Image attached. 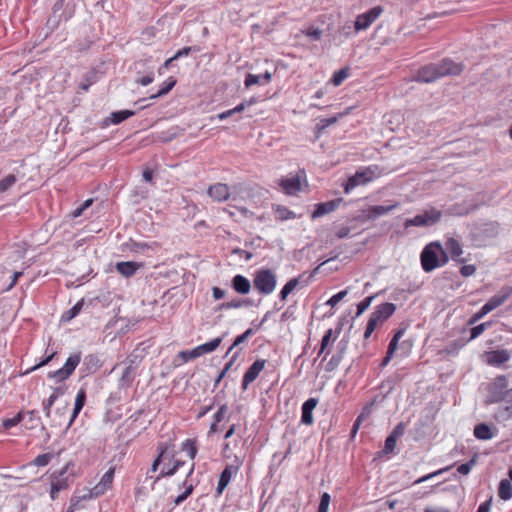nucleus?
Here are the masks:
<instances>
[{"instance_id":"49530a36","label":"nucleus","mask_w":512,"mask_h":512,"mask_svg":"<svg viewBox=\"0 0 512 512\" xmlns=\"http://www.w3.org/2000/svg\"><path fill=\"white\" fill-rule=\"evenodd\" d=\"M56 355H57L56 351H53L52 353L46 355L37 364H35L34 366H32L29 369H27L23 374L24 375H28V374L32 373L33 371H36L37 369H39V368H41L43 366L48 365L54 359V357Z\"/></svg>"},{"instance_id":"052dcab7","label":"nucleus","mask_w":512,"mask_h":512,"mask_svg":"<svg viewBox=\"0 0 512 512\" xmlns=\"http://www.w3.org/2000/svg\"><path fill=\"white\" fill-rule=\"evenodd\" d=\"M333 333L331 328L325 331L320 341L322 348H328L329 345L336 340L337 337L335 335L333 336Z\"/></svg>"},{"instance_id":"69168bd1","label":"nucleus","mask_w":512,"mask_h":512,"mask_svg":"<svg viewBox=\"0 0 512 512\" xmlns=\"http://www.w3.org/2000/svg\"><path fill=\"white\" fill-rule=\"evenodd\" d=\"M114 473L115 469L110 468L108 471L104 473V475L101 477L100 482L106 486L107 488H110L114 479Z\"/></svg>"},{"instance_id":"2eb2a0df","label":"nucleus","mask_w":512,"mask_h":512,"mask_svg":"<svg viewBox=\"0 0 512 512\" xmlns=\"http://www.w3.org/2000/svg\"><path fill=\"white\" fill-rule=\"evenodd\" d=\"M343 202V198H336L326 202H320L315 205V208L311 214V219L322 217L330 212L335 211L339 205Z\"/></svg>"},{"instance_id":"09e8293b","label":"nucleus","mask_w":512,"mask_h":512,"mask_svg":"<svg viewBox=\"0 0 512 512\" xmlns=\"http://www.w3.org/2000/svg\"><path fill=\"white\" fill-rule=\"evenodd\" d=\"M477 459L478 454L475 453L469 461L462 463L457 467V472L462 475H468L471 469L476 465Z\"/></svg>"},{"instance_id":"393cba45","label":"nucleus","mask_w":512,"mask_h":512,"mask_svg":"<svg viewBox=\"0 0 512 512\" xmlns=\"http://www.w3.org/2000/svg\"><path fill=\"white\" fill-rule=\"evenodd\" d=\"M143 266L142 263L135 261H121L116 263V270L122 276L128 278L133 276L139 268Z\"/></svg>"},{"instance_id":"338daca9","label":"nucleus","mask_w":512,"mask_h":512,"mask_svg":"<svg viewBox=\"0 0 512 512\" xmlns=\"http://www.w3.org/2000/svg\"><path fill=\"white\" fill-rule=\"evenodd\" d=\"M488 313H489L488 310L485 309V306L483 305L474 315H472L469 318L467 324L474 325L476 322H478L480 319H482Z\"/></svg>"},{"instance_id":"8fccbe9b","label":"nucleus","mask_w":512,"mask_h":512,"mask_svg":"<svg viewBox=\"0 0 512 512\" xmlns=\"http://www.w3.org/2000/svg\"><path fill=\"white\" fill-rule=\"evenodd\" d=\"M491 322H484L479 325L473 326L470 328V337L467 339L469 341L476 339L479 337L487 328L491 327Z\"/></svg>"},{"instance_id":"c9c22d12","label":"nucleus","mask_w":512,"mask_h":512,"mask_svg":"<svg viewBox=\"0 0 512 512\" xmlns=\"http://www.w3.org/2000/svg\"><path fill=\"white\" fill-rule=\"evenodd\" d=\"M403 376L400 373H394L393 375L389 376L387 379L382 381L380 388L385 389L386 395L390 394L395 386L401 382Z\"/></svg>"},{"instance_id":"f8f14e48","label":"nucleus","mask_w":512,"mask_h":512,"mask_svg":"<svg viewBox=\"0 0 512 512\" xmlns=\"http://www.w3.org/2000/svg\"><path fill=\"white\" fill-rule=\"evenodd\" d=\"M265 364L266 360L257 359L248 367L242 378L241 388L243 390H246L249 384L259 376L260 372L264 369Z\"/></svg>"},{"instance_id":"bf43d9fd","label":"nucleus","mask_w":512,"mask_h":512,"mask_svg":"<svg viewBox=\"0 0 512 512\" xmlns=\"http://www.w3.org/2000/svg\"><path fill=\"white\" fill-rule=\"evenodd\" d=\"M397 438L391 436L390 434L386 437L384 442V448L381 451L383 454H390L394 451L396 446Z\"/></svg>"},{"instance_id":"f704fd0d","label":"nucleus","mask_w":512,"mask_h":512,"mask_svg":"<svg viewBox=\"0 0 512 512\" xmlns=\"http://www.w3.org/2000/svg\"><path fill=\"white\" fill-rule=\"evenodd\" d=\"M348 113H349V109H347L343 113H338L335 116H332V117H329V118H322V119H320L319 122L317 123V126H316L318 132L321 133L323 130H325L326 128H328L332 124H335L340 118H342L343 116L347 115Z\"/></svg>"},{"instance_id":"20e7f679","label":"nucleus","mask_w":512,"mask_h":512,"mask_svg":"<svg viewBox=\"0 0 512 512\" xmlns=\"http://www.w3.org/2000/svg\"><path fill=\"white\" fill-rule=\"evenodd\" d=\"M74 464L68 462L60 470L54 471L51 475L50 497L55 500L60 491L67 489L73 482V473L69 472Z\"/></svg>"},{"instance_id":"dca6fc26","label":"nucleus","mask_w":512,"mask_h":512,"mask_svg":"<svg viewBox=\"0 0 512 512\" xmlns=\"http://www.w3.org/2000/svg\"><path fill=\"white\" fill-rule=\"evenodd\" d=\"M499 224L495 221H488L478 224L474 228V235L483 238H494L498 234Z\"/></svg>"},{"instance_id":"de8ad7c7","label":"nucleus","mask_w":512,"mask_h":512,"mask_svg":"<svg viewBox=\"0 0 512 512\" xmlns=\"http://www.w3.org/2000/svg\"><path fill=\"white\" fill-rule=\"evenodd\" d=\"M182 451H185L187 452L188 456L190 457V459H194L197 455V446H196V440L194 439H186L183 443H182Z\"/></svg>"},{"instance_id":"6e6d98bb","label":"nucleus","mask_w":512,"mask_h":512,"mask_svg":"<svg viewBox=\"0 0 512 512\" xmlns=\"http://www.w3.org/2000/svg\"><path fill=\"white\" fill-rule=\"evenodd\" d=\"M68 412V405L64 406L63 408H57L55 410V416L57 418L55 419H52V422H53V426H62L63 425V420L66 419V414Z\"/></svg>"},{"instance_id":"423d86ee","label":"nucleus","mask_w":512,"mask_h":512,"mask_svg":"<svg viewBox=\"0 0 512 512\" xmlns=\"http://www.w3.org/2000/svg\"><path fill=\"white\" fill-rule=\"evenodd\" d=\"M442 218V212L434 207L424 210L422 213L415 215L413 218L406 219L404 227H430L438 223Z\"/></svg>"},{"instance_id":"aec40b11","label":"nucleus","mask_w":512,"mask_h":512,"mask_svg":"<svg viewBox=\"0 0 512 512\" xmlns=\"http://www.w3.org/2000/svg\"><path fill=\"white\" fill-rule=\"evenodd\" d=\"M208 195L215 201L221 202L229 198L230 192L227 184L216 183L208 188Z\"/></svg>"},{"instance_id":"1a4fd4ad","label":"nucleus","mask_w":512,"mask_h":512,"mask_svg":"<svg viewBox=\"0 0 512 512\" xmlns=\"http://www.w3.org/2000/svg\"><path fill=\"white\" fill-rule=\"evenodd\" d=\"M377 167H367L363 170L356 171V173L350 176L346 183L343 185L344 192L346 194L350 193L352 189L357 187L358 185L366 184L372 181L376 176Z\"/></svg>"},{"instance_id":"0e129e2a","label":"nucleus","mask_w":512,"mask_h":512,"mask_svg":"<svg viewBox=\"0 0 512 512\" xmlns=\"http://www.w3.org/2000/svg\"><path fill=\"white\" fill-rule=\"evenodd\" d=\"M228 405L227 404H222L218 410L216 411V413L214 414L213 416V420H215V422H221L223 421L226 417H227V413H228Z\"/></svg>"},{"instance_id":"0eeeda50","label":"nucleus","mask_w":512,"mask_h":512,"mask_svg":"<svg viewBox=\"0 0 512 512\" xmlns=\"http://www.w3.org/2000/svg\"><path fill=\"white\" fill-rule=\"evenodd\" d=\"M277 284L276 275L270 269H259L255 272L253 285L263 295L271 294Z\"/></svg>"},{"instance_id":"5fc2aeb1","label":"nucleus","mask_w":512,"mask_h":512,"mask_svg":"<svg viewBox=\"0 0 512 512\" xmlns=\"http://www.w3.org/2000/svg\"><path fill=\"white\" fill-rule=\"evenodd\" d=\"M200 356L201 355H200V351L198 350V347H195L192 350L180 351L178 354V357L181 358L183 362L191 361Z\"/></svg>"},{"instance_id":"412c9836","label":"nucleus","mask_w":512,"mask_h":512,"mask_svg":"<svg viewBox=\"0 0 512 512\" xmlns=\"http://www.w3.org/2000/svg\"><path fill=\"white\" fill-rule=\"evenodd\" d=\"M272 79V73L265 71L262 74L247 73L244 79L245 88H250L253 85H265L268 84Z\"/></svg>"},{"instance_id":"7c9ffc66","label":"nucleus","mask_w":512,"mask_h":512,"mask_svg":"<svg viewBox=\"0 0 512 512\" xmlns=\"http://www.w3.org/2000/svg\"><path fill=\"white\" fill-rule=\"evenodd\" d=\"M176 84L177 79L175 77H168L166 81L163 82L158 92L151 95L149 99L153 100L167 95L175 87Z\"/></svg>"},{"instance_id":"5701e85b","label":"nucleus","mask_w":512,"mask_h":512,"mask_svg":"<svg viewBox=\"0 0 512 512\" xmlns=\"http://www.w3.org/2000/svg\"><path fill=\"white\" fill-rule=\"evenodd\" d=\"M231 287L238 294L247 295L251 290V283L247 277L237 274L231 279Z\"/></svg>"},{"instance_id":"a18cd8bd","label":"nucleus","mask_w":512,"mask_h":512,"mask_svg":"<svg viewBox=\"0 0 512 512\" xmlns=\"http://www.w3.org/2000/svg\"><path fill=\"white\" fill-rule=\"evenodd\" d=\"M109 488L104 486L100 481L89 490L87 494L83 495V499L97 498L103 495Z\"/></svg>"},{"instance_id":"39448f33","label":"nucleus","mask_w":512,"mask_h":512,"mask_svg":"<svg viewBox=\"0 0 512 512\" xmlns=\"http://www.w3.org/2000/svg\"><path fill=\"white\" fill-rule=\"evenodd\" d=\"M81 359V352L71 354L61 368L48 372L47 377L49 379H53L55 383L64 382L74 373L75 369L80 364Z\"/></svg>"},{"instance_id":"864d4df0","label":"nucleus","mask_w":512,"mask_h":512,"mask_svg":"<svg viewBox=\"0 0 512 512\" xmlns=\"http://www.w3.org/2000/svg\"><path fill=\"white\" fill-rule=\"evenodd\" d=\"M201 49L199 46L197 45H194V46H185L183 47L182 49L178 50L173 56H172V60L176 61L182 57H186L188 55H190L191 53L193 52H199Z\"/></svg>"},{"instance_id":"c756f323","label":"nucleus","mask_w":512,"mask_h":512,"mask_svg":"<svg viewBox=\"0 0 512 512\" xmlns=\"http://www.w3.org/2000/svg\"><path fill=\"white\" fill-rule=\"evenodd\" d=\"M473 433L478 440H490L494 437V433L487 423L475 425Z\"/></svg>"},{"instance_id":"6ab92c4d","label":"nucleus","mask_w":512,"mask_h":512,"mask_svg":"<svg viewBox=\"0 0 512 512\" xmlns=\"http://www.w3.org/2000/svg\"><path fill=\"white\" fill-rule=\"evenodd\" d=\"M85 403H86V391H85V389L81 388L77 392L71 416L69 418V421L66 424V430L71 427V425L73 424V422L78 417L81 410L83 409Z\"/></svg>"},{"instance_id":"a878e982","label":"nucleus","mask_w":512,"mask_h":512,"mask_svg":"<svg viewBox=\"0 0 512 512\" xmlns=\"http://www.w3.org/2000/svg\"><path fill=\"white\" fill-rule=\"evenodd\" d=\"M396 309L397 307L394 303L386 302L377 305L373 314L379 316L380 321L383 323L395 313Z\"/></svg>"},{"instance_id":"473e14b6","label":"nucleus","mask_w":512,"mask_h":512,"mask_svg":"<svg viewBox=\"0 0 512 512\" xmlns=\"http://www.w3.org/2000/svg\"><path fill=\"white\" fill-rule=\"evenodd\" d=\"M498 496L503 501H508L512 498V483H510V480L502 479L499 482Z\"/></svg>"},{"instance_id":"603ef678","label":"nucleus","mask_w":512,"mask_h":512,"mask_svg":"<svg viewBox=\"0 0 512 512\" xmlns=\"http://www.w3.org/2000/svg\"><path fill=\"white\" fill-rule=\"evenodd\" d=\"M17 181L14 174H8L0 180V194L7 192Z\"/></svg>"},{"instance_id":"c03bdc74","label":"nucleus","mask_w":512,"mask_h":512,"mask_svg":"<svg viewBox=\"0 0 512 512\" xmlns=\"http://www.w3.org/2000/svg\"><path fill=\"white\" fill-rule=\"evenodd\" d=\"M24 417L25 413L23 411H19L14 417L3 419L2 426L7 430L11 429L21 423L24 420Z\"/></svg>"},{"instance_id":"a19ab883","label":"nucleus","mask_w":512,"mask_h":512,"mask_svg":"<svg viewBox=\"0 0 512 512\" xmlns=\"http://www.w3.org/2000/svg\"><path fill=\"white\" fill-rule=\"evenodd\" d=\"M221 342H222V338L216 337V338L210 340L209 342H206L204 344L197 346L198 350L200 351V355L211 353V352L215 351L219 347Z\"/></svg>"},{"instance_id":"f3484780","label":"nucleus","mask_w":512,"mask_h":512,"mask_svg":"<svg viewBox=\"0 0 512 512\" xmlns=\"http://www.w3.org/2000/svg\"><path fill=\"white\" fill-rule=\"evenodd\" d=\"M318 404L317 398H308L301 406V420L300 422L304 425L313 424V410Z\"/></svg>"},{"instance_id":"37998d69","label":"nucleus","mask_w":512,"mask_h":512,"mask_svg":"<svg viewBox=\"0 0 512 512\" xmlns=\"http://www.w3.org/2000/svg\"><path fill=\"white\" fill-rule=\"evenodd\" d=\"M167 450H168L167 443H160L158 445V455L154 459L152 466H151L152 472H156L158 470L159 466L163 462V459H164L165 454L167 453Z\"/></svg>"},{"instance_id":"4c0bfd02","label":"nucleus","mask_w":512,"mask_h":512,"mask_svg":"<svg viewBox=\"0 0 512 512\" xmlns=\"http://www.w3.org/2000/svg\"><path fill=\"white\" fill-rule=\"evenodd\" d=\"M350 76V67L345 66L335 71L330 79L334 86H340Z\"/></svg>"},{"instance_id":"bb28decb","label":"nucleus","mask_w":512,"mask_h":512,"mask_svg":"<svg viewBox=\"0 0 512 512\" xmlns=\"http://www.w3.org/2000/svg\"><path fill=\"white\" fill-rule=\"evenodd\" d=\"M398 206H399L398 202H394L393 204H390V205H373V206H369L368 207V210H369L368 218H370L371 220H376L377 218H379V217H381L383 215L388 214L389 212H391L392 210H394Z\"/></svg>"},{"instance_id":"72a5a7b5","label":"nucleus","mask_w":512,"mask_h":512,"mask_svg":"<svg viewBox=\"0 0 512 512\" xmlns=\"http://www.w3.org/2000/svg\"><path fill=\"white\" fill-rule=\"evenodd\" d=\"M469 342V340L461 337L456 340L450 341L446 347L445 352L448 355H456L458 352Z\"/></svg>"},{"instance_id":"f03ea898","label":"nucleus","mask_w":512,"mask_h":512,"mask_svg":"<svg viewBox=\"0 0 512 512\" xmlns=\"http://www.w3.org/2000/svg\"><path fill=\"white\" fill-rule=\"evenodd\" d=\"M463 71V64L449 58L438 63H430L420 67L413 77L419 83H433L444 76H457Z\"/></svg>"},{"instance_id":"a211bd4d","label":"nucleus","mask_w":512,"mask_h":512,"mask_svg":"<svg viewBox=\"0 0 512 512\" xmlns=\"http://www.w3.org/2000/svg\"><path fill=\"white\" fill-rule=\"evenodd\" d=\"M102 366V361L97 354H88L84 357L81 371L84 375L97 372Z\"/></svg>"},{"instance_id":"2f4dec72","label":"nucleus","mask_w":512,"mask_h":512,"mask_svg":"<svg viewBox=\"0 0 512 512\" xmlns=\"http://www.w3.org/2000/svg\"><path fill=\"white\" fill-rule=\"evenodd\" d=\"M273 210L276 219L279 221H286L298 218V215L296 213L282 205L273 206Z\"/></svg>"},{"instance_id":"b1692460","label":"nucleus","mask_w":512,"mask_h":512,"mask_svg":"<svg viewBox=\"0 0 512 512\" xmlns=\"http://www.w3.org/2000/svg\"><path fill=\"white\" fill-rule=\"evenodd\" d=\"M135 114H136L135 111L128 110V109L114 111L110 114L109 117L104 119L103 126H109L110 124L118 125V124L122 123L123 121H125L126 119L134 116Z\"/></svg>"},{"instance_id":"4be33fe9","label":"nucleus","mask_w":512,"mask_h":512,"mask_svg":"<svg viewBox=\"0 0 512 512\" xmlns=\"http://www.w3.org/2000/svg\"><path fill=\"white\" fill-rule=\"evenodd\" d=\"M511 358V352L506 349H498L488 353L487 363L491 366H500Z\"/></svg>"},{"instance_id":"7ed1b4c3","label":"nucleus","mask_w":512,"mask_h":512,"mask_svg":"<svg viewBox=\"0 0 512 512\" xmlns=\"http://www.w3.org/2000/svg\"><path fill=\"white\" fill-rule=\"evenodd\" d=\"M420 261L422 269L429 273L444 266L449 261V257L440 242H431L423 248Z\"/></svg>"},{"instance_id":"c85d7f7f","label":"nucleus","mask_w":512,"mask_h":512,"mask_svg":"<svg viewBox=\"0 0 512 512\" xmlns=\"http://www.w3.org/2000/svg\"><path fill=\"white\" fill-rule=\"evenodd\" d=\"M73 16V11H64L60 14L52 13L47 20V26L51 30H55L59 27L62 21H67Z\"/></svg>"},{"instance_id":"6e6552de","label":"nucleus","mask_w":512,"mask_h":512,"mask_svg":"<svg viewBox=\"0 0 512 512\" xmlns=\"http://www.w3.org/2000/svg\"><path fill=\"white\" fill-rule=\"evenodd\" d=\"M243 465V459L234 455L233 461L227 464L219 475V480L216 487V495L220 496L230 483L233 476H235L241 466Z\"/></svg>"},{"instance_id":"680f3d73","label":"nucleus","mask_w":512,"mask_h":512,"mask_svg":"<svg viewBox=\"0 0 512 512\" xmlns=\"http://www.w3.org/2000/svg\"><path fill=\"white\" fill-rule=\"evenodd\" d=\"M331 497L329 493L324 492L320 497L319 506L317 512H328Z\"/></svg>"},{"instance_id":"79ce46f5","label":"nucleus","mask_w":512,"mask_h":512,"mask_svg":"<svg viewBox=\"0 0 512 512\" xmlns=\"http://www.w3.org/2000/svg\"><path fill=\"white\" fill-rule=\"evenodd\" d=\"M183 465H184V461L175 460L172 467H170L168 469L163 468L160 471L159 475L155 478L154 483L158 482L161 478L173 476L179 470V468L182 467Z\"/></svg>"},{"instance_id":"774afa93","label":"nucleus","mask_w":512,"mask_h":512,"mask_svg":"<svg viewBox=\"0 0 512 512\" xmlns=\"http://www.w3.org/2000/svg\"><path fill=\"white\" fill-rule=\"evenodd\" d=\"M93 203V199H87L85 200L79 207H77L72 213L73 218L80 217L83 212L88 209Z\"/></svg>"},{"instance_id":"13d9d810","label":"nucleus","mask_w":512,"mask_h":512,"mask_svg":"<svg viewBox=\"0 0 512 512\" xmlns=\"http://www.w3.org/2000/svg\"><path fill=\"white\" fill-rule=\"evenodd\" d=\"M348 294V289H344L339 291L338 293L332 295L326 302V305L335 307L341 300H343Z\"/></svg>"},{"instance_id":"3c124183","label":"nucleus","mask_w":512,"mask_h":512,"mask_svg":"<svg viewBox=\"0 0 512 512\" xmlns=\"http://www.w3.org/2000/svg\"><path fill=\"white\" fill-rule=\"evenodd\" d=\"M375 298L374 295H371V296H367L366 298H364L362 301H360L358 304H357V312H356V315L354 317L351 318V321H354L355 318L359 317L362 313H364L371 305L373 299Z\"/></svg>"},{"instance_id":"4d7b16f0","label":"nucleus","mask_w":512,"mask_h":512,"mask_svg":"<svg viewBox=\"0 0 512 512\" xmlns=\"http://www.w3.org/2000/svg\"><path fill=\"white\" fill-rule=\"evenodd\" d=\"M54 455L53 453H44V454H40L38 455L34 460H33V465L35 466H38V467H44V466H47L50 461L53 459Z\"/></svg>"},{"instance_id":"58836bf2","label":"nucleus","mask_w":512,"mask_h":512,"mask_svg":"<svg viewBox=\"0 0 512 512\" xmlns=\"http://www.w3.org/2000/svg\"><path fill=\"white\" fill-rule=\"evenodd\" d=\"M134 380V368L129 365L127 366L119 379V387L120 388H126L129 387Z\"/></svg>"},{"instance_id":"ea45409f","label":"nucleus","mask_w":512,"mask_h":512,"mask_svg":"<svg viewBox=\"0 0 512 512\" xmlns=\"http://www.w3.org/2000/svg\"><path fill=\"white\" fill-rule=\"evenodd\" d=\"M299 278H291L287 281V283L282 287L279 292V298L281 301H285L290 293L298 286Z\"/></svg>"},{"instance_id":"e433bc0d","label":"nucleus","mask_w":512,"mask_h":512,"mask_svg":"<svg viewBox=\"0 0 512 512\" xmlns=\"http://www.w3.org/2000/svg\"><path fill=\"white\" fill-rule=\"evenodd\" d=\"M84 306V299L79 300L74 306H72L69 310L65 311L61 316L62 322H69L73 318L79 315L82 308Z\"/></svg>"},{"instance_id":"9b49d317","label":"nucleus","mask_w":512,"mask_h":512,"mask_svg":"<svg viewBox=\"0 0 512 512\" xmlns=\"http://www.w3.org/2000/svg\"><path fill=\"white\" fill-rule=\"evenodd\" d=\"M302 180L306 181L305 169H299L296 175L280 179L278 184L287 195H294L301 190Z\"/></svg>"},{"instance_id":"4468645a","label":"nucleus","mask_w":512,"mask_h":512,"mask_svg":"<svg viewBox=\"0 0 512 512\" xmlns=\"http://www.w3.org/2000/svg\"><path fill=\"white\" fill-rule=\"evenodd\" d=\"M512 295V286L505 285L500 291L492 296L485 304V309L490 313L494 309L501 306Z\"/></svg>"},{"instance_id":"9d476101","label":"nucleus","mask_w":512,"mask_h":512,"mask_svg":"<svg viewBox=\"0 0 512 512\" xmlns=\"http://www.w3.org/2000/svg\"><path fill=\"white\" fill-rule=\"evenodd\" d=\"M383 9L381 6H374L366 12L358 15L353 24L355 33L364 31L370 27V25L381 15Z\"/></svg>"},{"instance_id":"e2e57ef3","label":"nucleus","mask_w":512,"mask_h":512,"mask_svg":"<svg viewBox=\"0 0 512 512\" xmlns=\"http://www.w3.org/2000/svg\"><path fill=\"white\" fill-rule=\"evenodd\" d=\"M304 34L312 41H318L321 39L322 30L316 27H309L305 30Z\"/></svg>"},{"instance_id":"cd10ccee","label":"nucleus","mask_w":512,"mask_h":512,"mask_svg":"<svg viewBox=\"0 0 512 512\" xmlns=\"http://www.w3.org/2000/svg\"><path fill=\"white\" fill-rule=\"evenodd\" d=\"M445 245H446V249L449 251L453 260H455L459 263H464L466 261L465 258H460L463 251H462V247L458 240H456L454 238H448Z\"/></svg>"},{"instance_id":"f257e3e1","label":"nucleus","mask_w":512,"mask_h":512,"mask_svg":"<svg viewBox=\"0 0 512 512\" xmlns=\"http://www.w3.org/2000/svg\"><path fill=\"white\" fill-rule=\"evenodd\" d=\"M486 396L483 400L485 405L505 403L500 413L507 418L512 417V388H508V377L497 375L487 384Z\"/></svg>"},{"instance_id":"ddd939ff","label":"nucleus","mask_w":512,"mask_h":512,"mask_svg":"<svg viewBox=\"0 0 512 512\" xmlns=\"http://www.w3.org/2000/svg\"><path fill=\"white\" fill-rule=\"evenodd\" d=\"M349 339L346 337H343L337 344V351L336 353L331 357L329 362L326 364L325 370L327 372L334 371L341 361L344 358V355L346 354V351L348 349Z\"/></svg>"}]
</instances>
